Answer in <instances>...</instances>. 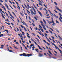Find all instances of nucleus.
<instances>
[{
  "instance_id": "obj_57",
  "label": "nucleus",
  "mask_w": 62,
  "mask_h": 62,
  "mask_svg": "<svg viewBox=\"0 0 62 62\" xmlns=\"http://www.w3.org/2000/svg\"><path fill=\"white\" fill-rule=\"evenodd\" d=\"M27 11L30 14V12H29V11L27 10Z\"/></svg>"
},
{
  "instance_id": "obj_46",
  "label": "nucleus",
  "mask_w": 62,
  "mask_h": 62,
  "mask_svg": "<svg viewBox=\"0 0 62 62\" xmlns=\"http://www.w3.org/2000/svg\"><path fill=\"white\" fill-rule=\"evenodd\" d=\"M50 29H51V30H52V31H54V30H53V29H52L51 28H49Z\"/></svg>"
},
{
  "instance_id": "obj_42",
  "label": "nucleus",
  "mask_w": 62,
  "mask_h": 62,
  "mask_svg": "<svg viewBox=\"0 0 62 62\" xmlns=\"http://www.w3.org/2000/svg\"><path fill=\"white\" fill-rule=\"evenodd\" d=\"M54 11L56 13H58V12H57V11H56L55 10H54Z\"/></svg>"
},
{
  "instance_id": "obj_22",
  "label": "nucleus",
  "mask_w": 62,
  "mask_h": 62,
  "mask_svg": "<svg viewBox=\"0 0 62 62\" xmlns=\"http://www.w3.org/2000/svg\"><path fill=\"white\" fill-rule=\"evenodd\" d=\"M48 52L51 54V55H52V53L51 52V51H50V50L48 51Z\"/></svg>"
},
{
  "instance_id": "obj_47",
  "label": "nucleus",
  "mask_w": 62,
  "mask_h": 62,
  "mask_svg": "<svg viewBox=\"0 0 62 62\" xmlns=\"http://www.w3.org/2000/svg\"><path fill=\"white\" fill-rule=\"evenodd\" d=\"M47 44L48 45H50V44L49 43H48L47 42H46Z\"/></svg>"
},
{
  "instance_id": "obj_45",
  "label": "nucleus",
  "mask_w": 62,
  "mask_h": 62,
  "mask_svg": "<svg viewBox=\"0 0 62 62\" xmlns=\"http://www.w3.org/2000/svg\"><path fill=\"white\" fill-rule=\"evenodd\" d=\"M40 22L41 23H42V24H43V22H42V21H40Z\"/></svg>"
},
{
  "instance_id": "obj_10",
  "label": "nucleus",
  "mask_w": 62,
  "mask_h": 62,
  "mask_svg": "<svg viewBox=\"0 0 62 62\" xmlns=\"http://www.w3.org/2000/svg\"><path fill=\"white\" fill-rule=\"evenodd\" d=\"M38 46V47L39 48V49H40V50H42V48H41L40 47V46H39L38 45H37Z\"/></svg>"
},
{
  "instance_id": "obj_6",
  "label": "nucleus",
  "mask_w": 62,
  "mask_h": 62,
  "mask_svg": "<svg viewBox=\"0 0 62 62\" xmlns=\"http://www.w3.org/2000/svg\"><path fill=\"white\" fill-rule=\"evenodd\" d=\"M39 56H39V57H42L43 56V55L41 54L40 53H39Z\"/></svg>"
},
{
  "instance_id": "obj_53",
  "label": "nucleus",
  "mask_w": 62,
  "mask_h": 62,
  "mask_svg": "<svg viewBox=\"0 0 62 62\" xmlns=\"http://www.w3.org/2000/svg\"><path fill=\"white\" fill-rule=\"evenodd\" d=\"M0 12H1V11H2V9H0Z\"/></svg>"
},
{
  "instance_id": "obj_37",
  "label": "nucleus",
  "mask_w": 62,
  "mask_h": 62,
  "mask_svg": "<svg viewBox=\"0 0 62 62\" xmlns=\"http://www.w3.org/2000/svg\"><path fill=\"white\" fill-rule=\"evenodd\" d=\"M56 23H57L59 24V22H58V21H57L56 20Z\"/></svg>"
},
{
  "instance_id": "obj_25",
  "label": "nucleus",
  "mask_w": 62,
  "mask_h": 62,
  "mask_svg": "<svg viewBox=\"0 0 62 62\" xmlns=\"http://www.w3.org/2000/svg\"><path fill=\"white\" fill-rule=\"evenodd\" d=\"M5 21L7 22V21H8V22H9V21L8 19V18L7 19V20H5Z\"/></svg>"
},
{
  "instance_id": "obj_32",
  "label": "nucleus",
  "mask_w": 62,
  "mask_h": 62,
  "mask_svg": "<svg viewBox=\"0 0 62 62\" xmlns=\"http://www.w3.org/2000/svg\"><path fill=\"white\" fill-rule=\"evenodd\" d=\"M27 6L28 7V8L29 9V7H30L29 5L28 4H27Z\"/></svg>"
},
{
  "instance_id": "obj_5",
  "label": "nucleus",
  "mask_w": 62,
  "mask_h": 62,
  "mask_svg": "<svg viewBox=\"0 0 62 62\" xmlns=\"http://www.w3.org/2000/svg\"><path fill=\"white\" fill-rule=\"evenodd\" d=\"M27 54L25 53H23V56H25L26 57L27 56Z\"/></svg>"
},
{
  "instance_id": "obj_40",
  "label": "nucleus",
  "mask_w": 62,
  "mask_h": 62,
  "mask_svg": "<svg viewBox=\"0 0 62 62\" xmlns=\"http://www.w3.org/2000/svg\"><path fill=\"white\" fill-rule=\"evenodd\" d=\"M47 40H48V41H49L50 43L51 41H50V40L49 39H48V38H47Z\"/></svg>"
},
{
  "instance_id": "obj_61",
  "label": "nucleus",
  "mask_w": 62,
  "mask_h": 62,
  "mask_svg": "<svg viewBox=\"0 0 62 62\" xmlns=\"http://www.w3.org/2000/svg\"><path fill=\"white\" fill-rule=\"evenodd\" d=\"M3 18H4V19H5V17L4 16H2Z\"/></svg>"
},
{
  "instance_id": "obj_23",
  "label": "nucleus",
  "mask_w": 62,
  "mask_h": 62,
  "mask_svg": "<svg viewBox=\"0 0 62 62\" xmlns=\"http://www.w3.org/2000/svg\"><path fill=\"white\" fill-rule=\"evenodd\" d=\"M41 31H42V32H43V33L44 32V31H43V29H41Z\"/></svg>"
},
{
  "instance_id": "obj_36",
  "label": "nucleus",
  "mask_w": 62,
  "mask_h": 62,
  "mask_svg": "<svg viewBox=\"0 0 62 62\" xmlns=\"http://www.w3.org/2000/svg\"><path fill=\"white\" fill-rule=\"evenodd\" d=\"M14 47L15 48V49H18V48H17V47L16 46H14Z\"/></svg>"
},
{
  "instance_id": "obj_38",
  "label": "nucleus",
  "mask_w": 62,
  "mask_h": 62,
  "mask_svg": "<svg viewBox=\"0 0 62 62\" xmlns=\"http://www.w3.org/2000/svg\"><path fill=\"white\" fill-rule=\"evenodd\" d=\"M22 34L23 35H23H24V32H22Z\"/></svg>"
},
{
  "instance_id": "obj_26",
  "label": "nucleus",
  "mask_w": 62,
  "mask_h": 62,
  "mask_svg": "<svg viewBox=\"0 0 62 62\" xmlns=\"http://www.w3.org/2000/svg\"><path fill=\"white\" fill-rule=\"evenodd\" d=\"M49 32H50V33H51L52 34H53V32H52V31H51V30H49Z\"/></svg>"
},
{
  "instance_id": "obj_56",
  "label": "nucleus",
  "mask_w": 62,
  "mask_h": 62,
  "mask_svg": "<svg viewBox=\"0 0 62 62\" xmlns=\"http://www.w3.org/2000/svg\"><path fill=\"white\" fill-rule=\"evenodd\" d=\"M13 6L14 7V8H16V6L14 5H13Z\"/></svg>"
},
{
  "instance_id": "obj_41",
  "label": "nucleus",
  "mask_w": 62,
  "mask_h": 62,
  "mask_svg": "<svg viewBox=\"0 0 62 62\" xmlns=\"http://www.w3.org/2000/svg\"><path fill=\"white\" fill-rule=\"evenodd\" d=\"M23 38H21V39L22 40V41H23Z\"/></svg>"
},
{
  "instance_id": "obj_43",
  "label": "nucleus",
  "mask_w": 62,
  "mask_h": 62,
  "mask_svg": "<svg viewBox=\"0 0 62 62\" xmlns=\"http://www.w3.org/2000/svg\"><path fill=\"white\" fill-rule=\"evenodd\" d=\"M33 46H34V44H32V46H31V45H30V46H31V47H32Z\"/></svg>"
},
{
  "instance_id": "obj_64",
  "label": "nucleus",
  "mask_w": 62,
  "mask_h": 62,
  "mask_svg": "<svg viewBox=\"0 0 62 62\" xmlns=\"http://www.w3.org/2000/svg\"><path fill=\"white\" fill-rule=\"evenodd\" d=\"M22 42H23V43H25V41H23V40L22 41Z\"/></svg>"
},
{
  "instance_id": "obj_18",
  "label": "nucleus",
  "mask_w": 62,
  "mask_h": 62,
  "mask_svg": "<svg viewBox=\"0 0 62 62\" xmlns=\"http://www.w3.org/2000/svg\"><path fill=\"white\" fill-rule=\"evenodd\" d=\"M5 31H7L6 32H7V33H8L9 32L7 30H5L4 32H5Z\"/></svg>"
},
{
  "instance_id": "obj_4",
  "label": "nucleus",
  "mask_w": 62,
  "mask_h": 62,
  "mask_svg": "<svg viewBox=\"0 0 62 62\" xmlns=\"http://www.w3.org/2000/svg\"><path fill=\"white\" fill-rule=\"evenodd\" d=\"M27 56L28 57H29L30 56H32V54H27Z\"/></svg>"
},
{
  "instance_id": "obj_27",
  "label": "nucleus",
  "mask_w": 62,
  "mask_h": 62,
  "mask_svg": "<svg viewBox=\"0 0 62 62\" xmlns=\"http://www.w3.org/2000/svg\"><path fill=\"white\" fill-rule=\"evenodd\" d=\"M33 10L34 11V12L35 13V14H36V10H35V9H34Z\"/></svg>"
},
{
  "instance_id": "obj_14",
  "label": "nucleus",
  "mask_w": 62,
  "mask_h": 62,
  "mask_svg": "<svg viewBox=\"0 0 62 62\" xmlns=\"http://www.w3.org/2000/svg\"><path fill=\"white\" fill-rule=\"evenodd\" d=\"M48 22L49 23V24H51V23H52V22H50V21H48Z\"/></svg>"
},
{
  "instance_id": "obj_54",
  "label": "nucleus",
  "mask_w": 62,
  "mask_h": 62,
  "mask_svg": "<svg viewBox=\"0 0 62 62\" xmlns=\"http://www.w3.org/2000/svg\"><path fill=\"white\" fill-rule=\"evenodd\" d=\"M34 18H35V20H37H37H38V19H37V18H36V17H34Z\"/></svg>"
},
{
  "instance_id": "obj_17",
  "label": "nucleus",
  "mask_w": 62,
  "mask_h": 62,
  "mask_svg": "<svg viewBox=\"0 0 62 62\" xmlns=\"http://www.w3.org/2000/svg\"><path fill=\"white\" fill-rule=\"evenodd\" d=\"M48 11H49V12L51 14H52V15H53V14L49 10H48Z\"/></svg>"
},
{
  "instance_id": "obj_2",
  "label": "nucleus",
  "mask_w": 62,
  "mask_h": 62,
  "mask_svg": "<svg viewBox=\"0 0 62 62\" xmlns=\"http://www.w3.org/2000/svg\"><path fill=\"white\" fill-rule=\"evenodd\" d=\"M55 7H56V9H57V10H58L59 11L61 12V13H62V10H61L58 8V7H57L56 6Z\"/></svg>"
},
{
  "instance_id": "obj_50",
  "label": "nucleus",
  "mask_w": 62,
  "mask_h": 62,
  "mask_svg": "<svg viewBox=\"0 0 62 62\" xmlns=\"http://www.w3.org/2000/svg\"><path fill=\"white\" fill-rule=\"evenodd\" d=\"M34 42L35 43V44H36V45H38V44H37V43L35 41Z\"/></svg>"
},
{
  "instance_id": "obj_11",
  "label": "nucleus",
  "mask_w": 62,
  "mask_h": 62,
  "mask_svg": "<svg viewBox=\"0 0 62 62\" xmlns=\"http://www.w3.org/2000/svg\"><path fill=\"white\" fill-rule=\"evenodd\" d=\"M58 37L61 40H62V38H61V37L59 35H58Z\"/></svg>"
},
{
  "instance_id": "obj_24",
  "label": "nucleus",
  "mask_w": 62,
  "mask_h": 62,
  "mask_svg": "<svg viewBox=\"0 0 62 62\" xmlns=\"http://www.w3.org/2000/svg\"><path fill=\"white\" fill-rule=\"evenodd\" d=\"M39 5H41V6H42V7H43V5H42V4L41 3H39Z\"/></svg>"
},
{
  "instance_id": "obj_34",
  "label": "nucleus",
  "mask_w": 62,
  "mask_h": 62,
  "mask_svg": "<svg viewBox=\"0 0 62 62\" xmlns=\"http://www.w3.org/2000/svg\"><path fill=\"white\" fill-rule=\"evenodd\" d=\"M12 13L14 15H15V16L16 17V15H15V14L13 12H12Z\"/></svg>"
},
{
  "instance_id": "obj_7",
  "label": "nucleus",
  "mask_w": 62,
  "mask_h": 62,
  "mask_svg": "<svg viewBox=\"0 0 62 62\" xmlns=\"http://www.w3.org/2000/svg\"><path fill=\"white\" fill-rule=\"evenodd\" d=\"M38 13L39 14L40 16L41 17H42V14L41 13V12H40H40H38Z\"/></svg>"
},
{
  "instance_id": "obj_8",
  "label": "nucleus",
  "mask_w": 62,
  "mask_h": 62,
  "mask_svg": "<svg viewBox=\"0 0 62 62\" xmlns=\"http://www.w3.org/2000/svg\"><path fill=\"white\" fill-rule=\"evenodd\" d=\"M5 5L6 6L7 8V9H8V10H9V8H8V5L6 4L5 3Z\"/></svg>"
},
{
  "instance_id": "obj_12",
  "label": "nucleus",
  "mask_w": 62,
  "mask_h": 62,
  "mask_svg": "<svg viewBox=\"0 0 62 62\" xmlns=\"http://www.w3.org/2000/svg\"><path fill=\"white\" fill-rule=\"evenodd\" d=\"M44 34H45V37H46L47 36H48V35H47V34L45 33H44Z\"/></svg>"
},
{
  "instance_id": "obj_55",
  "label": "nucleus",
  "mask_w": 62,
  "mask_h": 62,
  "mask_svg": "<svg viewBox=\"0 0 62 62\" xmlns=\"http://www.w3.org/2000/svg\"><path fill=\"white\" fill-rule=\"evenodd\" d=\"M59 51L61 53H62V51H61V50L59 49Z\"/></svg>"
},
{
  "instance_id": "obj_21",
  "label": "nucleus",
  "mask_w": 62,
  "mask_h": 62,
  "mask_svg": "<svg viewBox=\"0 0 62 62\" xmlns=\"http://www.w3.org/2000/svg\"><path fill=\"white\" fill-rule=\"evenodd\" d=\"M35 50L36 52H38V53H39V52L38 51H39V50L38 49H35Z\"/></svg>"
},
{
  "instance_id": "obj_9",
  "label": "nucleus",
  "mask_w": 62,
  "mask_h": 62,
  "mask_svg": "<svg viewBox=\"0 0 62 62\" xmlns=\"http://www.w3.org/2000/svg\"><path fill=\"white\" fill-rule=\"evenodd\" d=\"M23 23H24V24H25V25H26V26L27 27H28V25H27V24H26V23H25V22H24V21H23Z\"/></svg>"
},
{
  "instance_id": "obj_35",
  "label": "nucleus",
  "mask_w": 62,
  "mask_h": 62,
  "mask_svg": "<svg viewBox=\"0 0 62 62\" xmlns=\"http://www.w3.org/2000/svg\"><path fill=\"white\" fill-rule=\"evenodd\" d=\"M44 10H45L46 11V12H48V10H47L46 9V8H44Z\"/></svg>"
},
{
  "instance_id": "obj_59",
  "label": "nucleus",
  "mask_w": 62,
  "mask_h": 62,
  "mask_svg": "<svg viewBox=\"0 0 62 62\" xmlns=\"http://www.w3.org/2000/svg\"><path fill=\"white\" fill-rule=\"evenodd\" d=\"M27 11L30 14V12H29V11L27 10Z\"/></svg>"
},
{
  "instance_id": "obj_39",
  "label": "nucleus",
  "mask_w": 62,
  "mask_h": 62,
  "mask_svg": "<svg viewBox=\"0 0 62 62\" xmlns=\"http://www.w3.org/2000/svg\"><path fill=\"white\" fill-rule=\"evenodd\" d=\"M32 34L33 35V36H36V35H35V34L33 33H32Z\"/></svg>"
},
{
  "instance_id": "obj_63",
  "label": "nucleus",
  "mask_w": 62,
  "mask_h": 62,
  "mask_svg": "<svg viewBox=\"0 0 62 62\" xmlns=\"http://www.w3.org/2000/svg\"><path fill=\"white\" fill-rule=\"evenodd\" d=\"M21 27H22V28H23V26L22 25H21Z\"/></svg>"
},
{
  "instance_id": "obj_62",
  "label": "nucleus",
  "mask_w": 62,
  "mask_h": 62,
  "mask_svg": "<svg viewBox=\"0 0 62 62\" xmlns=\"http://www.w3.org/2000/svg\"><path fill=\"white\" fill-rule=\"evenodd\" d=\"M47 18V19H49V18H50V16H49L48 17H46Z\"/></svg>"
},
{
  "instance_id": "obj_33",
  "label": "nucleus",
  "mask_w": 62,
  "mask_h": 62,
  "mask_svg": "<svg viewBox=\"0 0 62 62\" xmlns=\"http://www.w3.org/2000/svg\"><path fill=\"white\" fill-rule=\"evenodd\" d=\"M4 36L3 34H1V35H0V37H1L2 36Z\"/></svg>"
},
{
  "instance_id": "obj_16",
  "label": "nucleus",
  "mask_w": 62,
  "mask_h": 62,
  "mask_svg": "<svg viewBox=\"0 0 62 62\" xmlns=\"http://www.w3.org/2000/svg\"><path fill=\"white\" fill-rule=\"evenodd\" d=\"M43 21L45 24H46V21H45L44 20V19H43Z\"/></svg>"
},
{
  "instance_id": "obj_13",
  "label": "nucleus",
  "mask_w": 62,
  "mask_h": 62,
  "mask_svg": "<svg viewBox=\"0 0 62 62\" xmlns=\"http://www.w3.org/2000/svg\"><path fill=\"white\" fill-rule=\"evenodd\" d=\"M5 23H6V24H8V25H10V23H7L6 22H5Z\"/></svg>"
},
{
  "instance_id": "obj_15",
  "label": "nucleus",
  "mask_w": 62,
  "mask_h": 62,
  "mask_svg": "<svg viewBox=\"0 0 62 62\" xmlns=\"http://www.w3.org/2000/svg\"><path fill=\"white\" fill-rule=\"evenodd\" d=\"M18 7H17V8H18V9H19V10H20L21 9H20V7L18 5Z\"/></svg>"
},
{
  "instance_id": "obj_3",
  "label": "nucleus",
  "mask_w": 62,
  "mask_h": 62,
  "mask_svg": "<svg viewBox=\"0 0 62 62\" xmlns=\"http://www.w3.org/2000/svg\"><path fill=\"white\" fill-rule=\"evenodd\" d=\"M52 22L53 23V24H52V25L53 26H54L55 25V23H54V20H53V17H52Z\"/></svg>"
},
{
  "instance_id": "obj_44",
  "label": "nucleus",
  "mask_w": 62,
  "mask_h": 62,
  "mask_svg": "<svg viewBox=\"0 0 62 62\" xmlns=\"http://www.w3.org/2000/svg\"><path fill=\"white\" fill-rule=\"evenodd\" d=\"M44 5L45 6V7L46 8H47V6H45V4H44Z\"/></svg>"
},
{
  "instance_id": "obj_51",
  "label": "nucleus",
  "mask_w": 62,
  "mask_h": 62,
  "mask_svg": "<svg viewBox=\"0 0 62 62\" xmlns=\"http://www.w3.org/2000/svg\"><path fill=\"white\" fill-rule=\"evenodd\" d=\"M46 33H47V34H48L49 33V32L47 31H46Z\"/></svg>"
},
{
  "instance_id": "obj_52",
  "label": "nucleus",
  "mask_w": 62,
  "mask_h": 62,
  "mask_svg": "<svg viewBox=\"0 0 62 62\" xmlns=\"http://www.w3.org/2000/svg\"><path fill=\"white\" fill-rule=\"evenodd\" d=\"M32 24L33 26H35V25L33 23H32Z\"/></svg>"
},
{
  "instance_id": "obj_28",
  "label": "nucleus",
  "mask_w": 62,
  "mask_h": 62,
  "mask_svg": "<svg viewBox=\"0 0 62 62\" xmlns=\"http://www.w3.org/2000/svg\"><path fill=\"white\" fill-rule=\"evenodd\" d=\"M23 28H24L25 30V31H27V30H26V28H25V27H23Z\"/></svg>"
},
{
  "instance_id": "obj_29",
  "label": "nucleus",
  "mask_w": 62,
  "mask_h": 62,
  "mask_svg": "<svg viewBox=\"0 0 62 62\" xmlns=\"http://www.w3.org/2000/svg\"><path fill=\"white\" fill-rule=\"evenodd\" d=\"M54 3L55 5H56V6H57V3H56V2H54Z\"/></svg>"
},
{
  "instance_id": "obj_19",
  "label": "nucleus",
  "mask_w": 62,
  "mask_h": 62,
  "mask_svg": "<svg viewBox=\"0 0 62 62\" xmlns=\"http://www.w3.org/2000/svg\"><path fill=\"white\" fill-rule=\"evenodd\" d=\"M56 30V31L58 32V33H59V31H58V30L57 29H55Z\"/></svg>"
},
{
  "instance_id": "obj_30",
  "label": "nucleus",
  "mask_w": 62,
  "mask_h": 62,
  "mask_svg": "<svg viewBox=\"0 0 62 62\" xmlns=\"http://www.w3.org/2000/svg\"><path fill=\"white\" fill-rule=\"evenodd\" d=\"M59 15L60 16H62V15H61V13H59Z\"/></svg>"
},
{
  "instance_id": "obj_48",
  "label": "nucleus",
  "mask_w": 62,
  "mask_h": 62,
  "mask_svg": "<svg viewBox=\"0 0 62 62\" xmlns=\"http://www.w3.org/2000/svg\"><path fill=\"white\" fill-rule=\"evenodd\" d=\"M43 28H45V26H44V25L43 26Z\"/></svg>"
},
{
  "instance_id": "obj_1",
  "label": "nucleus",
  "mask_w": 62,
  "mask_h": 62,
  "mask_svg": "<svg viewBox=\"0 0 62 62\" xmlns=\"http://www.w3.org/2000/svg\"><path fill=\"white\" fill-rule=\"evenodd\" d=\"M51 44L53 45H54V46H55V48H56V49H58V50H59V48L58 47H57V46H56V45H55V44H54V43H53L52 42H51Z\"/></svg>"
},
{
  "instance_id": "obj_58",
  "label": "nucleus",
  "mask_w": 62,
  "mask_h": 62,
  "mask_svg": "<svg viewBox=\"0 0 62 62\" xmlns=\"http://www.w3.org/2000/svg\"><path fill=\"white\" fill-rule=\"evenodd\" d=\"M27 11L30 14V12H29V11L27 10Z\"/></svg>"
},
{
  "instance_id": "obj_60",
  "label": "nucleus",
  "mask_w": 62,
  "mask_h": 62,
  "mask_svg": "<svg viewBox=\"0 0 62 62\" xmlns=\"http://www.w3.org/2000/svg\"><path fill=\"white\" fill-rule=\"evenodd\" d=\"M16 43L17 44H19V43L18 42H16Z\"/></svg>"
},
{
  "instance_id": "obj_20",
  "label": "nucleus",
  "mask_w": 62,
  "mask_h": 62,
  "mask_svg": "<svg viewBox=\"0 0 62 62\" xmlns=\"http://www.w3.org/2000/svg\"><path fill=\"white\" fill-rule=\"evenodd\" d=\"M30 10L31 13H33V10L31 9H30Z\"/></svg>"
},
{
  "instance_id": "obj_31",
  "label": "nucleus",
  "mask_w": 62,
  "mask_h": 62,
  "mask_svg": "<svg viewBox=\"0 0 62 62\" xmlns=\"http://www.w3.org/2000/svg\"><path fill=\"white\" fill-rule=\"evenodd\" d=\"M9 52H12V53H13V51H12V50H9Z\"/></svg>"
},
{
  "instance_id": "obj_49",
  "label": "nucleus",
  "mask_w": 62,
  "mask_h": 62,
  "mask_svg": "<svg viewBox=\"0 0 62 62\" xmlns=\"http://www.w3.org/2000/svg\"><path fill=\"white\" fill-rule=\"evenodd\" d=\"M43 41L44 42H45V43H46V41H45V40H43Z\"/></svg>"
}]
</instances>
